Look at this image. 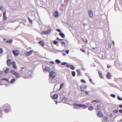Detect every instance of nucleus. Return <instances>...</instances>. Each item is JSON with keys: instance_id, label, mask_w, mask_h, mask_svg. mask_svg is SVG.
<instances>
[{"instance_id": "26", "label": "nucleus", "mask_w": 122, "mask_h": 122, "mask_svg": "<svg viewBox=\"0 0 122 122\" xmlns=\"http://www.w3.org/2000/svg\"><path fill=\"white\" fill-rule=\"evenodd\" d=\"M89 81L92 84H94L95 83L93 81L92 79L91 78H90L89 79Z\"/></svg>"}, {"instance_id": "47", "label": "nucleus", "mask_w": 122, "mask_h": 122, "mask_svg": "<svg viewBox=\"0 0 122 122\" xmlns=\"http://www.w3.org/2000/svg\"><path fill=\"white\" fill-rule=\"evenodd\" d=\"M70 66V65L69 64H67L66 65V67L67 68H69Z\"/></svg>"}, {"instance_id": "11", "label": "nucleus", "mask_w": 122, "mask_h": 122, "mask_svg": "<svg viewBox=\"0 0 122 122\" xmlns=\"http://www.w3.org/2000/svg\"><path fill=\"white\" fill-rule=\"evenodd\" d=\"M111 73L108 72L107 74L106 77L108 79H111Z\"/></svg>"}, {"instance_id": "41", "label": "nucleus", "mask_w": 122, "mask_h": 122, "mask_svg": "<svg viewBox=\"0 0 122 122\" xmlns=\"http://www.w3.org/2000/svg\"><path fill=\"white\" fill-rule=\"evenodd\" d=\"M66 62H63L61 63L62 65H65L66 64Z\"/></svg>"}, {"instance_id": "27", "label": "nucleus", "mask_w": 122, "mask_h": 122, "mask_svg": "<svg viewBox=\"0 0 122 122\" xmlns=\"http://www.w3.org/2000/svg\"><path fill=\"white\" fill-rule=\"evenodd\" d=\"M93 107L92 106H90L88 108V109L89 110L92 111V110L93 109Z\"/></svg>"}, {"instance_id": "20", "label": "nucleus", "mask_w": 122, "mask_h": 122, "mask_svg": "<svg viewBox=\"0 0 122 122\" xmlns=\"http://www.w3.org/2000/svg\"><path fill=\"white\" fill-rule=\"evenodd\" d=\"M12 40L11 39H10L9 40L6 41V42L10 44L12 42Z\"/></svg>"}, {"instance_id": "57", "label": "nucleus", "mask_w": 122, "mask_h": 122, "mask_svg": "<svg viewBox=\"0 0 122 122\" xmlns=\"http://www.w3.org/2000/svg\"><path fill=\"white\" fill-rule=\"evenodd\" d=\"M119 107L120 108H122V105H120L119 106Z\"/></svg>"}, {"instance_id": "4", "label": "nucleus", "mask_w": 122, "mask_h": 122, "mask_svg": "<svg viewBox=\"0 0 122 122\" xmlns=\"http://www.w3.org/2000/svg\"><path fill=\"white\" fill-rule=\"evenodd\" d=\"M56 75V73L54 71H52L49 73V76L51 78L53 79Z\"/></svg>"}, {"instance_id": "63", "label": "nucleus", "mask_w": 122, "mask_h": 122, "mask_svg": "<svg viewBox=\"0 0 122 122\" xmlns=\"http://www.w3.org/2000/svg\"><path fill=\"white\" fill-rule=\"evenodd\" d=\"M0 84L1 85H2V83H1V82L0 81Z\"/></svg>"}, {"instance_id": "52", "label": "nucleus", "mask_w": 122, "mask_h": 122, "mask_svg": "<svg viewBox=\"0 0 122 122\" xmlns=\"http://www.w3.org/2000/svg\"><path fill=\"white\" fill-rule=\"evenodd\" d=\"M103 119H104V120H106L107 119V117H104L103 118Z\"/></svg>"}, {"instance_id": "14", "label": "nucleus", "mask_w": 122, "mask_h": 122, "mask_svg": "<svg viewBox=\"0 0 122 122\" xmlns=\"http://www.w3.org/2000/svg\"><path fill=\"white\" fill-rule=\"evenodd\" d=\"M11 64L13 66V68H16V66L15 65V61H13Z\"/></svg>"}, {"instance_id": "3", "label": "nucleus", "mask_w": 122, "mask_h": 122, "mask_svg": "<svg viewBox=\"0 0 122 122\" xmlns=\"http://www.w3.org/2000/svg\"><path fill=\"white\" fill-rule=\"evenodd\" d=\"M51 29H48L47 30L45 31H42L41 33V35H48L51 32Z\"/></svg>"}, {"instance_id": "2", "label": "nucleus", "mask_w": 122, "mask_h": 122, "mask_svg": "<svg viewBox=\"0 0 122 122\" xmlns=\"http://www.w3.org/2000/svg\"><path fill=\"white\" fill-rule=\"evenodd\" d=\"M27 70L26 69H25L24 71L23 72V74L22 76L23 77L25 78H28L29 77V75L28 73L27 72Z\"/></svg>"}, {"instance_id": "44", "label": "nucleus", "mask_w": 122, "mask_h": 122, "mask_svg": "<svg viewBox=\"0 0 122 122\" xmlns=\"http://www.w3.org/2000/svg\"><path fill=\"white\" fill-rule=\"evenodd\" d=\"M111 66L109 65H108L107 66V67L108 68H109L111 67Z\"/></svg>"}, {"instance_id": "6", "label": "nucleus", "mask_w": 122, "mask_h": 122, "mask_svg": "<svg viewBox=\"0 0 122 122\" xmlns=\"http://www.w3.org/2000/svg\"><path fill=\"white\" fill-rule=\"evenodd\" d=\"M88 14L89 16L91 18L93 17V12L91 10H89L88 11Z\"/></svg>"}, {"instance_id": "38", "label": "nucleus", "mask_w": 122, "mask_h": 122, "mask_svg": "<svg viewBox=\"0 0 122 122\" xmlns=\"http://www.w3.org/2000/svg\"><path fill=\"white\" fill-rule=\"evenodd\" d=\"M80 50L83 52H85V51L82 48H81L80 49Z\"/></svg>"}, {"instance_id": "61", "label": "nucleus", "mask_w": 122, "mask_h": 122, "mask_svg": "<svg viewBox=\"0 0 122 122\" xmlns=\"http://www.w3.org/2000/svg\"><path fill=\"white\" fill-rule=\"evenodd\" d=\"M62 40H63V39H59V41H61Z\"/></svg>"}, {"instance_id": "42", "label": "nucleus", "mask_w": 122, "mask_h": 122, "mask_svg": "<svg viewBox=\"0 0 122 122\" xmlns=\"http://www.w3.org/2000/svg\"><path fill=\"white\" fill-rule=\"evenodd\" d=\"M94 102H99V100H96L93 101Z\"/></svg>"}, {"instance_id": "37", "label": "nucleus", "mask_w": 122, "mask_h": 122, "mask_svg": "<svg viewBox=\"0 0 122 122\" xmlns=\"http://www.w3.org/2000/svg\"><path fill=\"white\" fill-rule=\"evenodd\" d=\"M58 43L56 41H54L53 42V43L55 45H56Z\"/></svg>"}, {"instance_id": "35", "label": "nucleus", "mask_w": 122, "mask_h": 122, "mask_svg": "<svg viewBox=\"0 0 122 122\" xmlns=\"http://www.w3.org/2000/svg\"><path fill=\"white\" fill-rule=\"evenodd\" d=\"M81 82L83 83H86V82L85 81V80L83 79H81Z\"/></svg>"}, {"instance_id": "17", "label": "nucleus", "mask_w": 122, "mask_h": 122, "mask_svg": "<svg viewBox=\"0 0 122 122\" xmlns=\"http://www.w3.org/2000/svg\"><path fill=\"white\" fill-rule=\"evenodd\" d=\"M55 79H53L52 78H50L49 79V81L50 82L52 83H54L55 81Z\"/></svg>"}, {"instance_id": "30", "label": "nucleus", "mask_w": 122, "mask_h": 122, "mask_svg": "<svg viewBox=\"0 0 122 122\" xmlns=\"http://www.w3.org/2000/svg\"><path fill=\"white\" fill-rule=\"evenodd\" d=\"M100 105H97V110H100Z\"/></svg>"}, {"instance_id": "22", "label": "nucleus", "mask_w": 122, "mask_h": 122, "mask_svg": "<svg viewBox=\"0 0 122 122\" xmlns=\"http://www.w3.org/2000/svg\"><path fill=\"white\" fill-rule=\"evenodd\" d=\"M60 35L62 38H64L65 36V35L64 34L62 33H61L59 34Z\"/></svg>"}, {"instance_id": "13", "label": "nucleus", "mask_w": 122, "mask_h": 122, "mask_svg": "<svg viewBox=\"0 0 122 122\" xmlns=\"http://www.w3.org/2000/svg\"><path fill=\"white\" fill-rule=\"evenodd\" d=\"M98 116L100 117H102L103 116V113L101 111H99L98 112Z\"/></svg>"}, {"instance_id": "31", "label": "nucleus", "mask_w": 122, "mask_h": 122, "mask_svg": "<svg viewBox=\"0 0 122 122\" xmlns=\"http://www.w3.org/2000/svg\"><path fill=\"white\" fill-rule=\"evenodd\" d=\"M72 74L73 76H75L76 75L75 72L74 71H72Z\"/></svg>"}, {"instance_id": "50", "label": "nucleus", "mask_w": 122, "mask_h": 122, "mask_svg": "<svg viewBox=\"0 0 122 122\" xmlns=\"http://www.w3.org/2000/svg\"><path fill=\"white\" fill-rule=\"evenodd\" d=\"M5 111L6 112H7L8 111V110L7 109H5Z\"/></svg>"}, {"instance_id": "53", "label": "nucleus", "mask_w": 122, "mask_h": 122, "mask_svg": "<svg viewBox=\"0 0 122 122\" xmlns=\"http://www.w3.org/2000/svg\"><path fill=\"white\" fill-rule=\"evenodd\" d=\"M119 112H120L122 113V110H119Z\"/></svg>"}, {"instance_id": "29", "label": "nucleus", "mask_w": 122, "mask_h": 122, "mask_svg": "<svg viewBox=\"0 0 122 122\" xmlns=\"http://www.w3.org/2000/svg\"><path fill=\"white\" fill-rule=\"evenodd\" d=\"M10 72L12 73L13 74H14L15 75L16 73V72L13 70H12Z\"/></svg>"}, {"instance_id": "55", "label": "nucleus", "mask_w": 122, "mask_h": 122, "mask_svg": "<svg viewBox=\"0 0 122 122\" xmlns=\"http://www.w3.org/2000/svg\"><path fill=\"white\" fill-rule=\"evenodd\" d=\"M0 10H1L2 11L3 10V9H4V8H3L2 7H1V8H0Z\"/></svg>"}, {"instance_id": "21", "label": "nucleus", "mask_w": 122, "mask_h": 122, "mask_svg": "<svg viewBox=\"0 0 122 122\" xmlns=\"http://www.w3.org/2000/svg\"><path fill=\"white\" fill-rule=\"evenodd\" d=\"M98 74L99 76L101 78H103V76L102 74L99 71H98Z\"/></svg>"}, {"instance_id": "59", "label": "nucleus", "mask_w": 122, "mask_h": 122, "mask_svg": "<svg viewBox=\"0 0 122 122\" xmlns=\"http://www.w3.org/2000/svg\"><path fill=\"white\" fill-rule=\"evenodd\" d=\"M21 68L22 69H23L25 68L24 67H21Z\"/></svg>"}, {"instance_id": "54", "label": "nucleus", "mask_w": 122, "mask_h": 122, "mask_svg": "<svg viewBox=\"0 0 122 122\" xmlns=\"http://www.w3.org/2000/svg\"><path fill=\"white\" fill-rule=\"evenodd\" d=\"M0 10H1L2 11L3 10V9H4V8H3L2 7H1V8H0Z\"/></svg>"}, {"instance_id": "25", "label": "nucleus", "mask_w": 122, "mask_h": 122, "mask_svg": "<svg viewBox=\"0 0 122 122\" xmlns=\"http://www.w3.org/2000/svg\"><path fill=\"white\" fill-rule=\"evenodd\" d=\"M15 79H11L10 81V82L11 83H13L14 82H15Z\"/></svg>"}, {"instance_id": "45", "label": "nucleus", "mask_w": 122, "mask_h": 122, "mask_svg": "<svg viewBox=\"0 0 122 122\" xmlns=\"http://www.w3.org/2000/svg\"><path fill=\"white\" fill-rule=\"evenodd\" d=\"M69 52V51L68 50H66L65 51V52L67 54Z\"/></svg>"}, {"instance_id": "9", "label": "nucleus", "mask_w": 122, "mask_h": 122, "mask_svg": "<svg viewBox=\"0 0 122 122\" xmlns=\"http://www.w3.org/2000/svg\"><path fill=\"white\" fill-rule=\"evenodd\" d=\"M33 51H30L29 52H26L25 53V55L27 56H30L32 54Z\"/></svg>"}, {"instance_id": "39", "label": "nucleus", "mask_w": 122, "mask_h": 122, "mask_svg": "<svg viewBox=\"0 0 122 122\" xmlns=\"http://www.w3.org/2000/svg\"><path fill=\"white\" fill-rule=\"evenodd\" d=\"M2 80H5L6 81H7L8 82H9V81H8V80L7 79V78H2Z\"/></svg>"}, {"instance_id": "8", "label": "nucleus", "mask_w": 122, "mask_h": 122, "mask_svg": "<svg viewBox=\"0 0 122 122\" xmlns=\"http://www.w3.org/2000/svg\"><path fill=\"white\" fill-rule=\"evenodd\" d=\"M43 69L44 72H49L51 70L50 68L48 66L45 67Z\"/></svg>"}, {"instance_id": "56", "label": "nucleus", "mask_w": 122, "mask_h": 122, "mask_svg": "<svg viewBox=\"0 0 122 122\" xmlns=\"http://www.w3.org/2000/svg\"><path fill=\"white\" fill-rule=\"evenodd\" d=\"M111 46L110 44H108V47H111Z\"/></svg>"}, {"instance_id": "32", "label": "nucleus", "mask_w": 122, "mask_h": 122, "mask_svg": "<svg viewBox=\"0 0 122 122\" xmlns=\"http://www.w3.org/2000/svg\"><path fill=\"white\" fill-rule=\"evenodd\" d=\"M56 61L58 63H60L61 62V61L58 59H56Z\"/></svg>"}, {"instance_id": "16", "label": "nucleus", "mask_w": 122, "mask_h": 122, "mask_svg": "<svg viewBox=\"0 0 122 122\" xmlns=\"http://www.w3.org/2000/svg\"><path fill=\"white\" fill-rule=\"evenodd\" d=\"M3 16L4 20H5L7 18L6 16V11H5L3 12Z\"/></svg>"}, {"instance_id": "51", "label": "nucleus", "mask_w": 122, "mask_h": 122, "mask_svg": "<svg viewBox=\"0 0 122 122\" xmlns=\"http://www.w3.org/2000/svg\"><path fill=\"white\" fill-rule=\"evenodd\" d=\"M85 92L86 94V95L88 94L89 93V92L88 91H85Z\"/></svg>"}, {"instance_id": "28", "label": "nucleus", "mask_w": 122, "mask_h": 122, "mask_svg": "<svg viewBox=\"0 0 122 122\" xmlns=\"http://www.w3.org/2000/svg\"><path fill=\"white\" fill-rule=\"evenodd\" d=\"M70 68L72 70H73L74 69L75 67L73 65H71L70 66Z\"/></svg>"}, {"instance_id": "10", "label": "nucleus", "mask_w": 122, "mask_h": 122, "mask_svg": "<svg viewBox=\"0 0 122 122\" xmlns=\"http://www.w3.org/2000/svg\"><path fill=\"white\" fill-rule=\"evenodd\" d=\"M7 64L8 66H10L11 64V61L10 59H8L7 61Z\"/></svg>"}, {"instance_id": "12", "label": "nucleus", "mask_w": 122, "mask_h": 122, "mask_svg": "<svg viewBox=\"0 0 122 122\" xmlns=\"http://www.w3.org/2000/svg\"><path fill=\"white\" fill-rule=\"evenodd\" d=\"M38 43L41 44V45L43 47L45 45L44 43L43 40H42L39 41L38 42Z\"/></svg>"}, {"instance_id": "58", "label": "nucleus", "mask_w": 122, "mask_h": 122, "mask_svg": "<svg viewBox=\"0 0 122 122\" xmlns=\"http://www.w3.org/2000/svg\"><path fill=\"white\" fill-rule=\"evenodd\" d=\"M51 62L53 64H54V62L53 61H51Z\"/></svg>"}, {"instance_id": "48", "label": "nucleus", "mask_w": 122, "mask_h": 122, "mask_svg": "<svg viewBox=\"0 0 122 122\" xmlns=\"http://www.w3.org/2000/svg\"><path fill=\"white\" fill-rule=\"evenodd\" d=\"M56 30L58 32H61V31L59 29H56Z\"/></svg>"}, {"instance_id": "34", "label": "nucleus", "mask_w": 122, "mask_h": 122, "mask_svg": "<svg viewBox=\"0 0 122 122\" xmlns=\"http://www.w3.org/2000/svg\"><path fill=\"white\" fill-rule=\"evenodd\" d=\"M117 98L118 100L120 101H121L122 100V98L120 97L119 96H118L117 97Z\"/></svg>"}, {"instance_id": "15", "label": "nucleus", "mask_w": 122, "mask_h": 122, "mask_svg": "<svg viewBox=\"0 0 122 122\" xmlns=\"http://www.w3.org/2000/svg\"><path fill=\"white\" fill-rule=\"evenodd\" d=\"M53 15L55 17H58V12L57 11H55Z\"/></svg>"}, {"instance_id": "36", "label": "nucleus", "mask_w": 122, "mask_h": 122, "mask_svg": "<svg viewBox=\"0 0 122 122\" xmlns=\"http://www.w3.org/2000/svg\"><path fill=\"white\" fill-rule=\"evenodd\" d=\"M28 20H29V22L30 23H32V20L30 18L28 17Z\"/></svg>"}, {"instance_id": "1", "label": "nucleus", "mask_w": 122, "mask_h": 122, "mask_svg": "<svg viewBox=\"0 0 122 122\" xmlns=\"http://www.w3.org/2000/svg\"><path fill=\"white\" fill-rule=\"evenodd\" d=\"M73 105L74 106V108L76 109H78L81 107H83V108H86V105L84 104H77L75 103H74L73 104Z\"/></svg>"}, {"instance_id": "46", "label": "nucleus", "mask_w": 122, "mask_h": 122, "mask_svg": "<svg viewBox=\"0 0 122 122\" xmlns=\"http://www.w3.org/2000/svg\"><path fill=\"white\" fill-rule=\"evenodd\" d=\"M76 71L78 73V75L79 74H80V71L79 70H77V71Z\"/></svg>"}, {"instance_id": "49", "label": "nucleus", "mask_w": 122, "mask_h": 122, "mask_svg": "<svg viewBox=\"0 0 122 122\" xmlns=\"http://www.w3.org/2000/svg\"><path fill=\"white\" fill-rule=\"evenodd\" d=\"M61 42L62 44H63L65 45V42L62 41Z\"/></svg>"}, {"instance_id": "33", "label": "nucleus", "mask_w": 122, "mask_h": 122, "mask_svg": "<svg viewBox=\"0 0 122 122\" xmlns=\"http://www.w3.org/2000/svg\"><path fill=\"white\" fill-rule=\"evenodd\" d=\"M118 112V110L117 109L114 110L113 111V112L114 113H116Z\"/></svg>"}, {"instance_id": "5", "label": "nucleus", "mask_w": 122, "mask_h": 122, "mask_svg": "<svg viewBox=\"0 0 122 122\" xmlns=\"http://www.w3.org/2000/svg\"><path fill=\"white\" fill-rule=\"evenodd\" d=\"M12 52L14 55L15 56H17L19 54V51L17 50H13L12 51Z\"/></svg>"}, {"instance_id": "62", "label": "nucleus", "mask_w": 122, "mask_h": 122, "mask_svg": "<svg viewBox=\"0 0 122 122\" xmlns=\"http://www.w3.org/2000/svg\"><path fill=\"white\" fill-rule=\"evenodd\" d=\"M2 7V6L1 5H0V8H1V7Z\"/></svg>"}, {"instance_id": "19", "label": "nucleus", "mask_w": 122, "mask_h": 122, "mask_svg": "<svg viewBox=\"0 0 122 122\" xmlns=\"http://www.w3.org/2000/svg\"><path fill=\"white\" fill-rule=\"evenodd\" d=\"M16 76V77L17 78H19L21 76L18 73H17L15 75Z\"/></svg>"}, {"instance_id": "43", "label": "nucleus", "mask_w": 122, "mask_h": 122, "mask_svg": "<svg viewBox=\"0 0 122 122\" xmlns=\"http://www.w3.org/2000/svg\"><path fill=\"white\" fill-rule=\"evenodd\" d=\"M111 96L112 97L115 98V96L114 94H111Z\"/></svg>"}, {"instance_id": "64", "label": "nucleus", "mask_w": 122, "mask_h": 122, "mask_svg": "<svg viewBox=\"0 0 122 122\" xmlns=\"http://www.w3.org/2000/svg\"><path fill=\"white\" fill-rule=\"evenodd\" d=\"M113 44L114 45V41H113Z\"/></svg>"}, {"instance_id": "24", "label": "nucleus", "mask_w": 122, "mask_h": 122, "mask_svg": "<svg viewBox=\"0 0 122 122\" xmlns=\"http://www.w3.org/2000/svg\"><path fill=\"white\" fill-rule=\"evenodd\" d=\"M64 83H62L60 85V87L59 89L60 90L64 86Z\"/></svg>"}, {"instance_id": "40", "label": "nucleus", "mask_w": 122, "mask_h": 122, "mask_svg": "<svg viewBox=\"0 0 122 122\" xmlns=\"http://www.w3.org/2000/svg\"><path fill=\"white\" fill-rule=\"evenodd\" d=\"M3 52L2 49L1 48H0V54L2 53Z\"/></svg>"}, {"instance_id": "23", "label": "nucleus", "mask_w": 122, "mask_h": 122, "mask_svg": "<svg viewBox=\"0 0 122 122\" xmlns=\"http://www.w3.org/2000/svg\"><path fill=\"white\" fill-rule=\"evenodd\" d=\"M9 71V69L8 68H7L5 70L4 72L5 73H7Z\"/></svg>"}, {"instance_id": "7", "label": "nucleus", "mask_w": 122, "mask_h": 122, "mask_svg": "<svg viewBox=\"0 0 122 122\" xmlns=\"http://www.w3.org/2000/svg\"><path fill=\"white\" fill-rule=\"evenodd\" d=\"M86 86L85 85H81L80 86L81 90L82 92L84 91L85 89L86 88Z\"/></svg>"}, {"instance_id": "18", "label": "nucleus", "mask_w": 122, "mask_h": 122, "mask_svg": "<svg viewBox=\"0 0 122 122\" xmlns=\"http://www.w3.org/2000/svg\"><path fill=\"white\" fill-rule=\"evenodd\" d=\"M58 95L57 94H56L53 96V98L54 99H56L58 98Z\"/></svg>"}, {"instance_id": "60", "label": "nucleus", "mask_w": 122, "mask_h": 122, "mask_svg": "<svg viewBox=\"0 0 122 122\" xmlns=\"http://www.w3.org/2000/svg\"><path fill=\"white\" fill-rule=\"evenodd\" d=\"M56 39H57V40H59L60 39H59L58 38H56Z\"/></svg>"}]
</instances>
